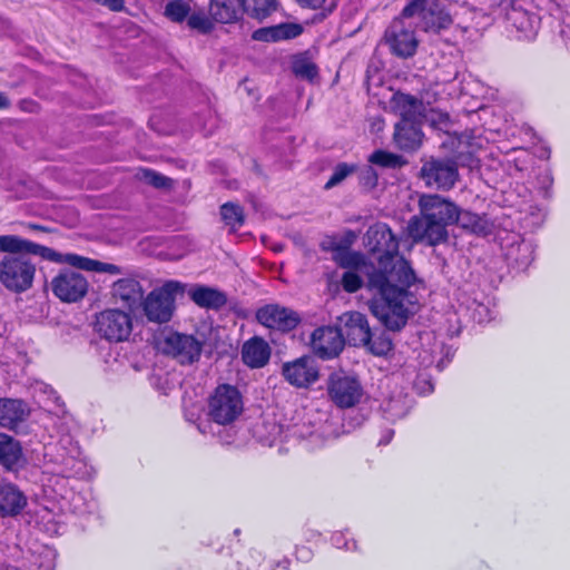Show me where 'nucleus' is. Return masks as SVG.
Returning <instances> with one entry per match:
<instances>
[{"mask_svg":"<svg viewBox=\"0 0 570 570\" xmlns=\"http://www.w3.org/2000/svg\"><path fill=\"white\" fill-rule=\"evenodd\" d=\"M209 13L217 22H234L244 13L243 0H210Z\"/></svg>","mask_w":570,"mask_h":570,"instance_id":"nucleus-27","label":"nucleus"},{"mask_svg":"<svg viewBox=\"0 0 570 570\" xmlns=\"http://www.w3.org/2000/svg\"><path fill=\"white\" fill-rule=\"evenodd\" d=\"M27 505L24 494L11 483H0V517H14Z\"/></svg>","mask_w":570,"mask_h":570,"instance_id":"nucleus-23","label":"nucleus"},{"mask_svg":"<svg viewBox=\"0 0 570 570\" xmlns=\"http://www.w3.org/2000/svg\"><path fill=\"white\" fill-rule=\"evenodd\" d=\"M0 284L12 294H22L33 286L36 264L29 255L62 263V254L55 249L22 238L18 235H0Z\"/></svg>","mask_w":570,"mask_h":570,"instance_id":"nucleus-2","label":"nucleus"},{"mask_svg":"<svg viewBox=\"0 0 570 570\" xmlns=\"http://www.w3.org/2000/svg\"><path fill=\"white\" fill-rule=\"evenodd\" d=\"M303 28L297 23H281L273 27H264L253 32V39L257 41H278L298 37Z\"/></svg>","mask_w":570,"mask_h":570,"instance_id":"nucleus-29","label":"nucleus"},{"mask_svg":"<svg viewBox=\"0 0 570 570\" xmlns=\"http://www.w3.org/2000/svg\"><path fill=\"white\" fill-rule=\"evenodd\" d=\"M391 104L394 111L401 117L399 122L421 121L424 116V105L414 96L396 92L393 95Z\"/></svg>","mask_w":570,"mask_h":570,"instance_id":"nucleus-21","label":"nucleus"},{"mask_svg":"<svg viewBox=\"0 0 570 570\" xmlns=\"http://www.w3.org/2000/svg\"><path fill=\"white\" fill-rule=\"evenodd\" d=\"M430 0H423V4H429Z\"/></svg>","mask_w":570,"mask_h":570,"instance_id":"nucleus-60","label":"nucleus"},{"mask_svg":"<svg viewBox=\"0 0 570 570\" xmlns=\"http://www.w3.org/2000/svg\"><path fill=\"white\" fill-rule=\"evenodd\" d=\"M29 414L30 410L22 400L0 397V426L16 430Z\"/></svg>","mask_w":570,"mask_h":570,"instance_id":"nucleus-20","label":"nucleus"},{"mask_svg":"<svg viewBox=\"0 0 570 570\" xmlns=\"http://www.w3.org/2000/svg\"><path fill=\"white\" fill-rule=\"evenodd\" d=\"M311 438L316 439V438H318V434L313 432V433H311Z\"/></svg>","mask_w":570,"mask_h":570,"instance_id":"nucleus-59","label":"nucleus"},{"mask_svg":"<svg viewBox=\"0 0 570 570\" xmlns=\"http://www.w3.org/2000/svg\"><path fill=\"white\" fill-rule=\"evenodd\" d=\"M296 558L299 561L308 562L313 558V552L307 547H301L296 549Z\"/></svg>","mask_w":570,"mask_h":570,"instance_id":"nucleus-51","label":"nucleus"},{"mask_svg":"<svg viewBox=\"0 0 570 570\" xmlns=\"http://www.w3.org/2000/svg\"><path fill=\"white\" fill-rule=\"evenodd\" d=\"M62 263L87 272L108 273L111 275L121 273L120 267L115 264L104 263L73 253L62 254Z\"/></svg>","mask_w":570,"mask_h":570,"instance_id":"nucleus-28","label":"nucleus"},{"mask_svg":"<svg viewBox=\"0 0 570 570\" xmlns=\"http://www.w3.org/2000/svg\"><path fill=\"white\" fill-rule=\"evenodd\" d=\"M145 184L159 189H169L173 187V179L153 169L145 168Z\"/></svg>","mask_w":570,"mask_h":570,"instance_id":"nucleus-41","label":"nucleus"},{"mask_svg":"<svg viewBox=\"0 0 570 570\" xmlns=\"http://www.w3.org/2000/svg\"><path fill=\"white\" fill-rule=\"evenodd\" d=\"M472 308V318L478 323H485L492 320L490 308L478 302H473Z\"/></svg>","mask_w":570,"mask_h":570,"instance_id":"nucleus-46","label":"nucleus"},{"mask_svg":"<svg viewBox=\"0 0 570 570\" xmlns=\"http://www.w3.org/2000/svg\"><path fill=\"white\" fill-rule=\"evenodd\" d=\"M560 39L564 48L570 52V23L563 24L560 29Z\"/></svg>","mask_w":570,"mask_h":570,"instance_id":"nucleus-50","label":"nucleus"},{"mask_svg":"<svg viewBox=\"0 0 570 570\" xmlns=\"http://www.w3.org/2000/svg\"><path fill=\"white\" fill-rule=\"evenodd\" d=\"M363 346H367L370 352L376 356H384L392 351L393 344L389 335L382 333L374 337L371 335V341Z\"/></svg>","mask_w":570,"mask_h":570,"instance_id":"nucleus-38","label":"nucleus"},{"mask_svg":"<svg viewBox=\"0 0 570 570\" xmlns=\"http://www.w3.org/2000/svg\"><path fill=\"white\" fill-rule=\"evenodd\" d=\"M285 381L297 389H307L320 377V370L313 356L304 355L282 365Z\"/></svg>","mask_w":570,"mask_h":570,"instance_id":"nucleus-15","label":"nucleus"},{"mask_svg":"<svg viewBox=\"0 0 570 570\" xmlns=\"http://www.w3.org/2000/svg\"><path fill=\"white\" fill-rule=\"evenodd\" d=\"M256 320L263 326L287 333L297 327L301 323L299 314L279 304H266L256 312Z\"/></svg>","mask_w":570,"mask_h":570,"instance_id":"nucleus-14","label":"nucleus"},{"mask_svg":"<svg viewBox=\"0 0 570 570\" xmlns=\"http://www.w3.org/2000/svg\"><path fill=\"white\" fill-rule=\"evenodd\" d=\"M242 357L252 368L263 367L269 361L271 347L262 337H253L244 344Z\"/></svg>","mask_w":570,"mask_h":570,"instance_id":"nucleus-25","label":"nucleus"},{"mask_svg":"<svg viewBox=\"0 0 570 570\" xmlns=\"http://www.w3.org/2000/svg\"><path fill=\"white\" fill-rule=\"evenodd\" d=\"M301 6L311 8V9H320L323 7L326 0H296Z\"/></svg>","mask_w":570,"mask_h":570,"instance_id":"nucleus-53","label":"nucleus"},{"mask_svg":"<svg viewBox=\"0 0 570 570\" xmlns=\"http://www.w3.org/2000/svg\"><path fill=\"white\" fill-rule=\"evenodd\" d=\"M149 127L160 134V135H170L174 132V126L164 119L163 114H155L149 118Z\"/></svg>","mask_w":570,"mask_h":570,"instance_id":"nucleus-43","label":"nucleus"},{"mask_svg":"<svg viewBox=\"0 0 570 570\" xmlns=\"http://www.w3.org/2000/svg\"><path fill=\"white\" fill-rule=\"evenodd\" d=\"M454 223L459 224L463 229L476 235H485L489 229L487 220L483 217L468 210H460L458 206Z\"/></svg>","mask_w":570,"mask_h":570,"instance_id":"nucleus-32","label":"nucleus"},{"mask_svg":"<svg viewBox=\"0 0 570 570\" xmlns=\"http://www.w3.org/2000/svg\"><path fill=\"white\" fill-rule=\"evenodd\" d=\"M10 106L11 104L8 96L4 92L0 91V110H7L10 108Z\"/></svg>","mask_w":570,"mask_h":570,"instance_id":"nucleus-56","label":"nucleus"},{"mask_svg":"<svg viewBox=\"0 0 570 570\" xmlns=\"http://www.w3.org/2000/svg\"><path fill=\"white\" fill-rule=\"evenodd\" d=\"M95 332L110 343H120L129 338L132 332L130 313L120 308H106L95 316Z\"/></svg>","mask_w":570,"mask_h":570,"instance_id":"nucleus-7","label":"nucleus"},{"mask_svg":"<svg viewBox=\"0 0 570 570\" xmlns=\"http://www.w3.org/2000/svg\"><path fill=\"white\" fill-rule=\"evenodd\" d=\"M366 242L370 250L379 254L376 268L366 271V287L374 293L370 309L389 331L399 332L417 302L415 294L409 291L416 281L415 273L399 254V242L385 223L371 226Z\"/></svg>","mask_w":570,"mask_h":570,"instance_id":"nucleus-1","label":"nucleus"},{"mask_svg":"<svg viewBox=\"0 0 570 570\" xmlns=\"http://www.w3.org/2000/svg\"><path fill=\"white\" fill-rule=\"evenodd\" d=\"M28 228L31 230H42V232L47 230L46 227L38 225V224H32V223L28 224Z\"/></svg>","mask_w":570,"mask_h":570,"instance_id":"nucleus-58","label":"nucleus"},{"mask_svg":"<svg viewBox=\"0 0 570 570\" xmlns=\"http://www.w3.org/2000/svg\"><path fill=\"white\" fill-rule=\"evenodd\" d=\"M50 288L61 303L81 302L89 291L87 277L79 271L62 268L50 282Z\"/></svg>","mask_w":570,"mask_h":570,"instance_id":"nucleus-9","label":"nucleus"},{"mask_svg":"<svg viewBox=\"0 0 570 570\" xmlns=\"http://www.w3.org/2000/svg\"><path fill=\"white\" fill-rule=\"evenodd\" d=\"M292 70L301 79L312 81L317 76L315 63L305 58H298L293 61Z\"/></svg>","mask_w":570,"mask_h":570,"instance_id":"nucleus-39","label":"nucleus"},{"mask_svg":"<svg viewBox=\"0 0 570 570\" xmlns=\"http://www.w3.org/2000/svg\"><path fill=\"white\" fill-rule=\"evenodd\" d=\"M429 391H433V386L431 384H429Z\"/></svg>","mask_w":570,"mask_h":570,"instance_id":"nucleus-61","label":"nucleus"},{"mask_svg":"<svg viewBox=\"0 0 570 570\" xmlns=\"http://www.w3.org/2000/svg\"><path fill=\"white\" fill-rule=\"evenodd\" d=\"M423 0H412L404 9L403 17L413 18L415 26L425 32L439 33L452 24L451 16L438 4L428 7Z\"/></svg>","mask_w":570,"mask_h":570,"instance_id":"nucleus-10","label":"nucleus"},{"mask_svg":"<svg viewBox=\"0 0 570 570\" xmlns=\"http://www.w3.org/2000/svg\"><path fill=\"white\" fill-rule=\"evenodd\" d=\"M505 29L517 40L532 41L540 29L541 19L535 12L511 4L505 8Z\"/></svg>","mask_w":570,"mask_h":570,"instance_id":"nucleus-13","label":"nucleus"},{"mask_svg":"<svg viewBox=\"0 0 570 570\" xmlns=\"http://www.w3.org/2000/svg\"><path fill=\"white\" fill-rule=\"evenodd\" d=\"M358 179L362 186L372 189L377 185L379 175L372 166L367 165L360 169Z\"/></svg>","mask_w":570,"mask_h":570,"instance_id":"nucleus-44","label":"nucleus"},{"mask_svg":"<svg viewBox=\"0 0 570 570\" xmlns=\"http://www.w3.org/2000/svg\"><path fill=\"white\" fill-rule=\"evenodd\" d=\"M490 4L492 8L494 7H498V8H503L505 10V8L510 7L512 3L508 2V1H502V0H490Z\"/></svg>","mask_w":570,"mask_h":570,"instance_id":"nucleus-57","label":"nucleus"},{"mask_svg":"<svg viewBox=\"0 0 570 570\" xmlns=\"http://www.w3.org/2000/svg\"><path fill=\"white\" fill-rule=\"evenodd\" d=\"M278 0H243V11L248 17L263 21L278 10Z\"/></svg>","mask_w":570,"mask_h":570,"instance_id":"nucleus-30","label":"nucleus"},{"mask_svg":"<svg viewBox=\"0 0 570 570\" xmlns=\"http://www.w3.org/2000/svg\"><path fill=\"white\" fill-rule=\"evenodd\" d=\"M363 285L361 275L355 271H347L342 276V286L347 293L357 292Z\"/></svg>","mask_w":570,"mask_h":570,"instance_id":"nucleus-42","label":"nucleus"},{"mask_svg":"<svg viewBox=\"0 0 570 570\" xmlns=\"http://www.w3.org/2000/svg\"><path fill=\"white\" fill-rule=\"evenodd\" d=\"M423 139L421 121L397 122L395 125L394 141L400 149L406 151L416 150Z\"/></svg>","mask_w":570,"mask_h":570,"instance_id":"nucleus-24","label":"nucleus"},{"mask_svg":"<svg viewBox=\"0 0 570 570\" xmlns=\"http://www.w3.org/2000/svg\"><path fill=\"white\" fill-rule=\"evenodd\" d=\"M187 293L189 298L202 308L219 309L227 303L224 292L206 285H193Z\"/></svg>","mask_w":570,"mask_h":570,"instance_id":"nucleus-22","label":"nucleus"},{"mask_svg":"<svg viewBox=\"0 0 570 570\" xmlns=\"http://www.w3.org/2000/svg\"><path fill=\"white\" fill-rule=\"evenodd\" d=\"M382 409L387 420L395 421L406 415L409 406L405 399L397 396L386 400L383 403Z\"/></svg>","mask_w":570,"mask_h":570,"instance_id":"nucleus-36","label":"nucleus"},{"mask_svg":"<svg viewBox=\"0 0 570 570\" xmlns=\"http://www.w3.org/2000/svg\"><path fill=\"white\" fill-rule=\"evenodd\" d=\"M332 543L338 549L353 550L356 548V543L354 541L348 542L343 532H335L332 535Z\"/></svg>","mask_w":570,"mask_h":570,"instance_id":"nucleus-48","label":"nucleus"},{"mask_svg":"<svg viewBox=\"0 0 570 570\" xmlns=\"http://www.w3.org/2000/svg\"><path fill=\"white\" fill-rule=\"evenodd\" d=\"M243 396L236 386L218 385L208 399V415L219 425L233 423L243 412Z\"/></svg>","mask_w":570,"mask_h":570,"instance_id":"nucleus-6","label":"nucleus"},{"mask_svg":"<svg viewBox=\"0 0 570 570\" xmlns=\"http://www.w3.org/2000/svg\"><path fill=\"white\" fill-rule=\"evenodd\" d=\"M420 177L426 187L450 190L459 180L458 164L450 158H430L420 170Z\"/></svg>","mask_w":570,"mask_h":570,"instance_id":"nucleus-11","label":"nucleus"},{"mask_svg":"<svg viewBox=\"0 0 570 570\" xmlns=\"http://www.w3.org/2000/svg\"><path fill=\"white\" fill-rule=\"evenodd\" d=\"M187 285L179 281H166L145 297V317L148 321L165 324L170 322L176 311V296L186 292Z\"/></svg>","mask_w":570,"mask_h":570,"instance_id":"nucleus-4","label":"nucleus"},{"mask_svg":"<svg viewBox=\"0 0 570 570\" xmlns=\"http://www.w3.org/2000/svg\"><path fill=\"white\" fill-rule=\"evenodd\" d=\"M393 435H394V431L393 430H385L382 432V436L379 441V445H386L391 442V440L393 439Z\"/></svg>","mask_w":570,"mask_h":570,"instance_id":"nucleus-54","label":"nucleus"},{"mask_svg":"<svg viewBox=\"0 0 570 570\" xmlns=\"http://www.w3.org/2000/svg\"><path fill=\"white\" fill-rule=\"evenodd\" d=\"M358 170V166L356 164L348 163H340L333 168V173L330 179L326 181L324 188L331 189L342 181H344L348 176L353 175Z\"/></svg>","mask_w":570,"mask_h":570,"instance_id":"nucleus-37","label":"nucleus"},{"mask_svg":"<svg viewBox=\"0 0 570 570\" xmlns=\"http://www.w3.org/2000/svg\"><path fill=\"white\" fill-rule=\"evenodd\" d=\"M291 561L287 558H284L282 560H278L274 562L272 570H277V568H281L283 570H289Z\"/></svg>","mask_w":570,"mask_h":570,"instance_id":"nucleus-55","label":"nucleus"},{"mask_svg":"<svg viewBox=\"0 0 570 570\" xmlns=\"http://www.w3.org/2000/svg\"><path fill=\"white\" fill-rule=\"evenodd\" d=\"M110 294L112 302L129 313L142 307V286L136 278L125 277L116 281Z\"/></svg>","mask_w":570,"mask_h":570,"instance_id":"nucleus-17","label":"nucleus"},{"mask_svg":"<svg viewBox=\"0 0 570 570\" xmlns=\"http://www.w3.org/2000/svg\"><path fill=\"white\" fill-rule=\"evenodd\" d=\"M264 426L266 429L269 428V435H259L258 438L263 444L272 446L275 443L277 436L281 434V426L275 423L264 424Z\"/></svg>","mask_w":570,"mask_h":570,"instance_id":"nucleus-47","label":"nucleus"},{"mask_svg":"<svg viewBox=\"0 0 570 570\" xmlns=\"http://www.w3.org/2000/svg\"><path fill=\"white\" fill-rule=\"evenodd\" d=\"M220 216L224 223L230 227L233 232L239 229L245 222L243 208L235 203H225L220 206Z\"/></svg>","mask_w":570,"mask_h":570,"instance_id":"nucleus-33","label":"nucleus"},{"mask_svg":"<svg viewBox=\"0 0 570 570\" xmlns=\"http://www.w3.org/2000/svg\"><path fill=\"white\" fill-rule=\"evenodd\" d=\"M344 334L337 326H321L311 335V347L322 360L336 357L344 348Z\"/></svg>","mask_w":570,"mask_h":570,"instance_id":"nucleus-16","label":"nucleus"},{"mask_svg":"<svg viewBox=\"0 0 570 570\" xmlns=\"http://www.w3.org/2000/svg\"><path fill=\"white\" fill-rule=\"evenodd\" d=\"M19 108L26 112H37L39 110V104L33 99H21L19 101Z\"/></svg>","mask_w":570,"mask_h":570,"instance_id":"nucleus-49","label":"nucleus"},{"mask_svg":"<svg viewBox=\"0 0 570 570\" xmlns=\"http://www.w3.org/2000/svg\"><path fill=\"white\" fill-rule=\"evenodd\" d=\"M343 334L350 344L360 346L371 341V328L366 316L360 312H346L340 317Z\"/></svg>","mask_w":570,"mask_h":570,"instance_id":"nucleus-18","label":"nucleus"},{"mask_svg":"<svg viewBox=\"0 0 570 570\" xmlns=\"http://www.w3.org/2000/svg\"><path fill=\"white\" fill-rule=\"evenodd\" d=\"M155 348L176 360L180 365H191L199 361L204 342L191 334L167 332L154 338Z\"/></svg>","mask_w":570,"mask_h":570,"instance_id":"nucleus-5","label":"nucleus"},{"mask_svg":"<svg viewBox=\"0 0 570 570\" xmlns=\"http://www.w3.org/2000/svg\"><path fill=\"white\" fill-rule=\"evenodd\" d=\"M23 452L21 443L13 436L0 433V465L13 471L21 465Z\"/></svg>","mask_w":570,"mask_h":570,"instance_id":"nucleus-26","label":"nucleus"},{"mask_svg":"<svg viewBox=\"0 0 570 570\" xmlns=\"http://www.w3.org/2000/svg\"><path fill=\"white\" fill-rule=\"evenodd\" d=\"M187 23L191 29H197L204 33L212 30V22L204 13H193L188 17Z\"/></svg>","mask_w":570,"mask_h":570,"instance_id":"nucleus-45","label":"nucleus"},{"mask_svg":"<svg viewBox=\"0 0 570 570\" xmlns=\"http://www.w3.org/2000/svg\"><path fill=\"white\" fill-rule=\"evenodd\" d=\"M180 239L178 237H164L153 235L145 237V255L154 256L161 261H176L183 257L178 250Z\"/></svg>","mask_w":570,"mask_h":570,"instance_id":"nucleus-19","label":"nucleus"},{"mask_svg":"<svg viewBox=\"0 0 570 570\" xmlns=\"http://www.w3.org/2000/svg\"><path fill=\"white\" fill-rule=\"evenodd\" d=\"M368 161L383 168H401L406 164L402 156L385 150H375L368 157Z\"/></svg>","mask_w":570,"mask_h":570,"instance_id":"nucleus-34","label":"nucleus"},{"mask_svg":"<svg viewBox=\"0 0 570 570\" xmlns=\"http://www.w3.org/2000/svg\"><path fill=\"white\" fill-rule=\"evenodd\" d=\"M456 205L436 194L419 198V214L410 218L406 227L414 243L436 246L448 239V226L454 224Z\"/></svg>","mask_w":570,"mask_h":570,"instance_id":"nucleus-3","label":"nucleus"},{"mask_svg":"<svg viewBox=\"0 0 570 570\" xmlns=\"http://www.w3.org/2000/svg\"><path fill=\"white\" fill-rule=\"evenodd\" d=\"M327 394L337 407L350 409L361 402L364 389L355 375L341 371L334 372L328 376Z\"/></svg>","mask_w":570,"mask_h":570,"instance_id":"nucleus-8","label":"nucleus"},{"mask_svg":"<svg viewBox=\"0 0 570 570\" xmlns=\"http://www.w3.org/2000/svg\"><path fill=\"white\" fill-rule=\"evenodd\" d=\"M529 158H530L529 154L525 150H521V156L513 159L514 163H515V168L518 170L525 169L527 168V163H528Z\"/></svg>","mask_w":570,"mask_h":570,"instance_id":"nucleus-52","label":"nucleus"},{"mask_svg":"<svg viewBox=\"0 0 570 570\" xmlns=\"http://www.w3.org/2000/svg\"><path fill=\"white\" fill-rule=\"evenodd\" d=\"M190 11L189 6L183 0H173L166 4L165 16L174 22L184 21Z\"/></svg>","mask_w":570,"mask_h":570,"instance_id":"nucleus-40","label":"nucleus"},{"mask_svg":"<svg viewBox=\"0 0 570 570\" xmlns=\"http://www.w3.org/2000/svg\"><path fill=\"white\" fill-rule=\"evenodd\" d=\"M507 257L519 269H525L534 259V247L529 240L522 239L517 245H512L507 253Z\"/></svg>","mask_w":570,"mask_h":570,"instance_id":"nucleus-31","label":"nucleus"},{"mask_svg":"<svg viewBox=\"0 0 570 570\" xmlns=\"http://www.w3.org/2000/svg\"><path fill=\"white\" fill-rule=\"evenodd\" d=\"M414 24L413 18L403 17V12L391 22L385 31V39L394 55L407 58L415 53L419 42L414 35Z\"/></svg>","mask_w":570,"mask_h":570,"instance_id":"nucleus-12","label":"nucleus"},{"mask_svg":"<svg viewBox=\"0 0 570 570\" xmlns=\"http://www.w3.org/2000/svg\"><path fill=\"white\" fill-rule=\"evenodd\" d=\"M338 263L342 267L356 269L358 273L365 275L366 277V271L372 272V268H376L374 265H367L365 263L364 256L355 252L344 253L340 257Z\"/></svg>","mask_w":570,"mask_h":570,"instance_id":"nucleus-35","label":"nucleus"}]
</instances>
